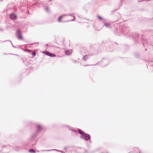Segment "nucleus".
<instances>
[{
  "label": "nucleus",
  "mask_w": 153,
  "mask_h": 153,
  "mask_svg": "<svg viewBox=\"0 0 153 153\" xmlns=\"http://www.w3.org/2000/svg\"><path fill=\"white\" fill-rule=\"evenodd\" d=\"M36 53L35 52H34L32 54L33 56H35L36 55Z\"/></svg>",
  "instance_id": "15"
},
{
  "label": "nucleus",
  "mask_w": 153,
  "mask_h": 153,
  "mask_svg": "<svg viewBox=\"0 0 153 153\" xmlns=\"http://www.w3.org/2000/svg\"><path fill=\"white\" fill-rule=\"evenodd\" d=\"M66 148H66V147H65V148L64 149H65H65H66Z\"/></svg>",
  "instance_id": "17"
},
{
  "label": "nucleus",
  "mask_w": 153,
  "mask_h": 153,
  "mask_svg": "<svg viewBox=\"0 0 153 153\" xmlns=\"http://www.w3.org/2000/svg\"><path fill=\"white\" fill-rule=\"evenodd\" d=\"M72 53V51L71 50H66L65 51V54L67 55H71Z\"/></svg>",
  "instance_id": "4"
},
{
  "label": "nucleus",
  "mask_w": 153,
  "mask_h": 153,
  "mask_svg": "<svg viewBox=\"0 0 153 153\" xmlns=\"http://www.w3.org/2000/svg\"><path fill=\"white\" fill-rule=\"evenodd\" d=\"M37 126V131H39L42 129V126L39 125H38Z\"/></svg>",
  "instance_id": "6"
},
{
  "label": "nucleus",
  "mask_w": 153,
  "mask_h": 153,
  "mask_svg": "<svg viewBox=\"0 0 153 153\" xmlns=\"http://www.w3.org/2000/svg\"><path fill=\"white\" fill-rule=\"evenodd\" d=\"M12 46H13V47H14V46L13 45H12Z\"/></svg>",
  "instance_id": "20"
},
{
  "label": "nucleus",
  "mask_w": 153,
  "mask_h": 153,
  "mask_svg": "<svg viewBox=\"0 0 153 153\" xmlns=\"http://www.w3.org/2000/svg\"><path fill=\"white\" fill-rule=\"evenodd\" d=\"M139 153H140V152H139Z\"/></svg>",
  "instance_id": "23"
},
{
  "label": "nucleus",
  "mask_w": 153,
  "mask_h": 153,
  "mask_svg": "<svg viewBox=\"0 0 153 153\" xmlns=\"http://www.w3.org/2000/svg\"><path fill=\"white\" fill-rule=\"evenodd\" d=\"M29 152H31L33 153H35V150L33 149H30L29 150Z\"/></svg>",
  "instance_id": "12"
},
{
  "label": "nucleus",
  "mask_w": 153,
  "mask_h": 153,
  "mask_svg": "<svg viewBox=\"0 0 153 153\" xmlns=\"http://www.w3.org/2000/svg\"><path fill=\"white\" fill-rule=\"evenodd\" d=\"M88 58V56L87 55H85L83 58V60L85 61Z\"/></svg>",
  "instance_id": "11"
},
{
  "label": "nucleus",
  "mask_w": 153,
  "mask_h": 153,
  "mask_svg": "<svg viewBox=\"0 0 153 153\" xmlns=\"http://www.w3.org/2000/svg\"><path fill=\"white\" fill-rule=\"evenodd\" d=\"M16 15L14 13H12L10 16V18L12 19H13L16 18Z\"/></svg>",
  "instance_id": "5"
},
{
  "label": "nucleus",
  "mask_w": 153,
  "mask_h": 153,
  "mask_svg": "<svg viewBox=\"0 0 153 153\" xmlns=\"http://www.w3.org/2000/svg\"><path fill=\"white\" fill-rule=\"evenodd\" d=\"M45 10L47 11V12H48L49 10V8H48V7H45Z\"/></svg>",
  "instance_id": "13"
},
{
  "label": "nucleus",
  "mask_w": 153,
  "mask_h": 153,
  "mask_svg": "<svg viewBox=\"0 0 153 153\" xmlns=\"http://www.w3.org/2000/svg\"><path fill=\"white\" fill-rule=\"evenodd\" d=\"M66 16V15H63L61 16H60L59 18L58 19V21L59 22H61V19L63 18L64 16Z\"/></svg>",
  "instance_id": "8"
},
{
  "label": "nucleus",
  "mask_w": 153,
  "mask_h": 153,
  "mask_svg": "<svg viewBox=\"0 0 153 153\" xmlns=\"http://www.w3.org/2000/svg\"><path fill=\"white\" fill-rule=\"evenodd\" d=\"M78 132L79 133L83 135V134H84V132L82 131L80 129L78 130Z\"/></svg>",
  "instance_id": "9"
},
{
  "label": "nucleus",
  "mask_w": 153,
  "mask_h": 153,
  "mask_svg": "<svg viewBox=\"0 0 153 153\" xmlns=\"http://www.w3.org/2000/svg\"><path fill=\"white\" fill-rule=\"evenodd\" d=\"M43 53L47 55L52 57H54L56 56V55L53 54H52L49 52L46 51H44L43 52Z\"/></svg>",
  "instance_id": "3"
},
{
  "label": "nucleus",
  "mask_w": 153,
  "mask_h": 153,
  "mask_svg": "<svg viewBox=\"0 0 153 153\" xmlns=\"http://www.w3.org/2000/svg\"><path fill=\"white\" fill-rule=\"evenodd\" d=\"M90 138V135L88 134H83L81 137V139L85 141L88 140Z\"/></svg>",
  "instance_id": "1"
},
{
  "label": "nucleus",
  "mask_w": 153,
  "mask_h": 153,
  "mask_svg": "<svg viewBox=\"0 0 153 153\" xmlns=\"http://www.w3.org/2000/svg\"><path fill=\"white\" fill-rule=\"evenodd\" d=\"M110 25L109 24H108L106 23H105L104 26H105L107 28H109L110 27L109 26H110Z\"/></svg>",
  "instance_id": "10"
},
{
  "label": "nucleus",
  "mask_w": 153,
  "mask_h": 153,
  "mask_svg": "<svg viewBox=\"0 0 153 153\" xmlns=\"http://www.w3.org/2000/svg\"><path fill=\"white\" fill-rule=\"evenodd\" d=\"M16 35L17 38L19 40L23 39V37L21 33L19 30H18L16 32Z\"/></svg>",
  "instance_id": "2"
},
{
  "label": "nucleus",
  "mask_w": 153,
  "mask_h": 153,
  "mask_svg": "<svg viewBox=\"0 0 153 153\" xmlns=\"http://www.w3.org/2000/svg\"><path fill=\"white\" fill-rule=\"evenodd\" d=\"M12 46H13V47H14V46L13 45H12Z\"/></svg>",
  "instance_id": "21"
},
{
  "label": "nucleus",
  "mask_w": 153,
  "mask_h": 153,
  "mask_svg": "<svg viewBox=\"0 0 153 153\" xmlns=\"http://www.w3.org/2000/svg\"><path fill=\"white\" fill-rule=\"evenodd\" d=\"M12 46H13V47H14V46L13 45H12Z\"/></svg>",
  "instance_id": "22"
},
{
  "label": "nucleus",
  "mask_w": 153,
  "mask_h": 153,
  "mask_svg": "<svg viewBox=\"0 0 153 153\" xmlns=\"http://www.w3.org/2000/svg\"><path fill=\"white\" fill-rule=\"evenodd\" d=\"M56 150V151H58V152H62V151H60V150H56V149H52V150H42V151H51V150Z\"/></svg>",
  "instance_id": "7"
},
{
  "label": "nucleus",
  "mask_w": 153,
  "mask_h": 153,
  "mask_svg": "<svg viewBox=\"0 0 153 153\" xmlns=\"http://www.w3.org/2000/svg\"><path fill=\"white\" fill-rule=\"evenodd\" d=\"M73 16V17H74V19H72V20H71L68 21H74V20H75V16Z\"/></svg>",
  "instance_id": "14"
},
{
  "label": "nucleus",
  "mask_w": 153,
  "mask_h": 153,
  "mask_svg": "<svg viewBox=\"0 0 153 153\" xmlns=\"http://www.w3.org/2000/svg\"><path fill=\"white\" fill-rule=\"evenodd\" d=\"M12 46H13V47H14V46L13 45H12Z\"/></svg>",
  "instance_id": "19"
},
{
  "label": "nucleus",
  "mask_w": 153,
  "mask_h": 153,
  "mask_svg": "<svg viewBox=\"0 0 153 153\" xmlns=\"http://www.w3.org/2000/svg\"><path fill=\"white\" fill-rule=\"evenodd\" d=\"M98 17L99 18V19L100 20L102 19V18L100 16H98Z\"/></svg>",
  "instance_id": "16"
},
{
  "label": "nucleus",
  "mask_w": 153,
  "mask_h": 153,
  "mask_svg": "<svg viewBox=\"0 0 153 153\" xmlns=\"http://www.w3.org/2000/svg\"><path fill=\"white\" fill-rule=\"evenodd\" d=\"M68 15H70V16H72V15H69V14H68Z\"/></svg>",
  "instance_id": "18"
}]
</instances>
